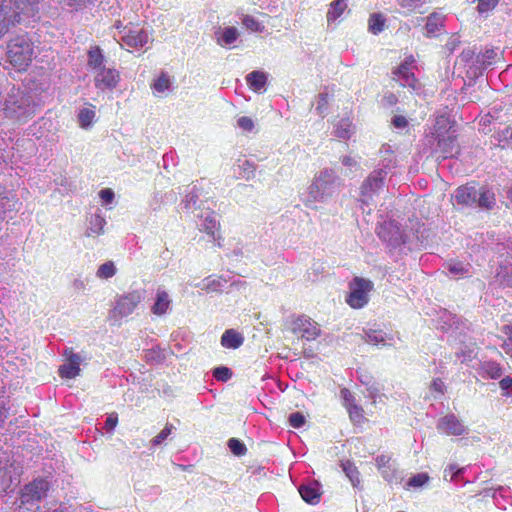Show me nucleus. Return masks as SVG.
Here are the masks:
<instances>
[{"instance_id": "nucleus-1", "label": "nucleus", "mask_w": 512, "mask_h": 512, "mask_svg": "<svg viewBox=\"0 0 512 512\" xmlns=\"http://www.w3.org/2000/svg\"><path fill=\"white\" fill-rule=\"evenodd\" d=\"M50 482L45 477H37L23 485L18 492L16 512L40 511V503L50 491Z\"/></svg>"}, {"instance_id": "nucleus-2", "label": "nucleus", "mask_w": 512, "mask_h": 512, "mask_svg": "<svg viewBox=\"0 0 512 512\" xmlns=\"http://www.w3.org/2000/svg\"><path fill=\"white\" fill-rule=\"evenodd\" d=\"M7 60L18 71H26L36 53L35 45L28 33L15 35L7 42Z\"/></svg>"}, {"instance_id": "nucleus-3", "label": "nucleus", "mask_w": 512, "mask_h": 512, "mask_svg": "<svg viewBox=\"0 0 512 512\" xmlns=\"http://www.w3.org/2000/svg\"><path fill=\"white\" fill-rule=\"evenodd\" d=\"M350 292L346 297L347 304L353 309L364 307L369 301V292L373 289V283L361 277H355L349 284Z\"/></svg>"}, {"instance_id": "nucleus-4", "label": "nucleus", "mask_w": 512, "mask_h": 512, "mask_svg": "<svg viewBox=\"0 0 512 512\" xmlns=\"http://www.w3.org/2000/svg\"><path fill=\"white\" fill-rule=\"evenodd\" d=\"M141 299V294L138 291H132L121 296L112 310L113 317L122 318L132 314L141 302Z\"/></svg>"}, {"instance_id": "nucleus-5", "label": "nucleus", "mask_w": 512, "mask_h": 512, "mask_svg": "<svg viewBox=\"0 0 512 512\" xmlns=\"http://www.w3.org/2000/svg\"><path fill=\"white\" fill-rule=\"evenodd\" d=\"M341 397L343 399V405L346 408L350 420L355 425H363L367 422L365 412L362 406L358 405L351 391L347 388L341 390Z\"/></svg>"}, {"instance_id": "nucleus-6", "label": "nucleus", "mask_w": 512, "mask_h": 512, "mask_svg": "<svg viewBox=\"0 0 512 512\" xmlns=\"http://www.w3.org/2000/svg\"><path fill=\"white\" fill-rule=\"evenodd\" d=\"M67 363L59 367V376L63 379H74L80 374L81 357L79 354L74 353L73 349H66L64 352Z\"/></svg>"}, {"instance_id": "nucleus-7", "label": "nucleus", "mask_w": 512, "mask_h": 512, "mask_svg": "<svg viewBox=\"0 0 512 512\" xmlns=\"http://www.w3.org/2000/svg\"><path fill=\"white\" fill-rule=\"evenodd\" d=\"M120 80V74L113 68H101L94 77L95 87L98 89H114Z\"/></svg>"}, {"instance_id": "nucleus-8", "label": "nucleus", "mask_w": 512, "mask_h": 512, "mask_svg": "<svg viewBox=\"0 0 512 512\" xmlns=\"http://www.w3.org/2000/svg\"><path fill=\"white\" fill-rule=\"evenodd\" d=\"M13 8H8L11 15L19 16V23L24 18L35 16L38 12V0H12Z\"/></svg>"}, {"instance_id": "nucleus-9", "label": "nucleus", "mask_w": 512, "mask_h": 512, "mask_svg": "<svg viewBox=\"0 0 512 512\" xmlns=\"http://www.w3.org/2000/svg\"><path fill=\"white\" fill-rule=\"evenodd\" d=\"M478 190L474 183H467L455 190V200L460 206H472L476 203Z\"/></svg>"}, {"instance_id": "nucleus-10", "label": "nucleus", "mask_w": 512, "mask_h": 512, "mask_svg": "<svg viewBox=\"0 0 512 512\" xmlns=\"http://www.w3.org/2000/svg\"><path fill=\"white\" fill-rule=\"evenodd\" d=\"M292 330L299 337L306 339L307 341L316 340L318 335L316 326L309 319L304 317L297 318L293 322Z\"/></svg>"}, {"instance_id": "nucleus-11", "label": "nucleus", "mask_w": 512, "mask_h": 512, "mask_svg": "<svg viewBox=\"0 0 512 512\" xmlns=\"http://www.w3.org/2000/svg\"><path fill=\"white\" fill-rule=\"evenodd\" d=\"M410 64L411 63L407 61L401 63L400 66L393 72V74L398 77L401 86L409 87L412 90H417L419 85L418 79L411 71Z\"/></svg>"}, {"instance_id": "nucleus-12", "label": "nucleus", "mask_w": 512, "mask_h": 512, "mask_svg": "<svg viewBox=\"0 0 512 512\" xmlns=\"http://www.w3.org/2000/svg\"><path fill=\"white\" fill-rule=\"evenodd\" d=\"M438 429L447 435L460 436L465 432V426L455 415H447L441 419Z\"/></svg>"}, {"instance_id": "nucleus-13", "label": "nucleus", "mask_w": 512, "mask_h": 512, "mask_svg": "<svg viewBox=\"0 0 512 512\" xmlns=\"http://www.w3.org/2000/svg\"><path fill=\"white\" fill-rule=\"evenodd\" d=\"M437 146L442 158L444 159L454 157L460 152V147L457 143V137L453 134H448L447 137L439 139Z\"/></svg>"}, {"instance_id": "nucleus-14", "label": "nucleus", "mask_w": 512, "mask_h": 512, "mask_svg": "<svg viewBox=\"0 0 512 512\" xmlns=\"http://www.w3.org/2000/svg\"><path fill=\"white\" fill-rule=\"evenodd\" d=\"M17 24L19 16L11 15L8 7L0 5V40Z\"/></svg>"}, {"instance_id": "nucleus-15", "label": "nucleus", "mask_w": 512, "mask_h": 512, "mask_svg": "<svg viewBox=\"0 0 512 512\" xmlns=\"http://www.w3.org/2000/svg\"><path fill=\"white\" fill-rule=\"evenodd\" d=\"M122 41L129 47H142L148 42V34L144 29L129 30L123 37Z\"/></svg>"}, {"instance_id": "nucleus-16", "label": "nucleus", "mask_w": 512, "mask_h": 512, "mask_svg": "<svg viewBox=\"0 0 512 512\" xmlns=\"http://www.w3.org/2000/svg\"><path fill=\"white\" fill-rule=\"evenodd\" d=\"M301 498L308 504L315 505L320 501L318 483L315 481L309 484H302L299 487Z\"/></svg>"}, {"instance_id": "nucleus-17", "label": "nucleus", "mask_w": 512, "mask_h": 512, "mask_svg": "<svg viewBox=\"0 0 512 512\" xmlns=\"http://www.w3.org/2000/svg\"><path fill=\"white\" fill-rule=\"evenodd\" d=\"M243 342V335L235 329H227L221 336V345L227 349H237Z\"/></svg>"}, {"instance_id": "nucleus-18", "label": "nucleus", "mask_w": 512, "mask_h": 512, "mask_svg": "<svg viewBox=\"0 0 512 512\" xmlns=\"http://www.w3.org/2000/svg\"><path fill=\"white\" fill-rule=\"evenodd\" d=\"M105 56L102 49L98 45H92L87 51V66L93 70L103 68Z\"/></svg>"}, {"instance_id": "nucleus-19", "label": "nucleus", "mask_w": 512, "mask_h": 512, "mask_svg": "<svg viewBox=\"0 0 512 512\" xmlns=\"http://www.w3.org/2000/svg\"><path fill=\"white\" fill-rule=\"evenodd\" d=\"M347 0H334L327 11V22H335L337 21L347 10Z\"/></svg>"}, {"instance_id": "nucleus-20", "label": "nucleus", "mask_w": 512, "mask_h": 512, "mask_svg": "<svg viewBox=\"0 0 512 512\" xmlns=\"http://www.w3.org/2000/svg\"><path fill=\"white\" fill-rule=\"evenodd\" d=\"M476 203L480 208L492 210L496 205L495 193L486 188L478 190Z\"/></svg>"}, {"instance_id": "nucleus-21", "label": "nucleus", "mask_w": 512, "mask_h": 512, "mask_svg": "<svg viewBox=\"0 0 512 512\" xmlns=\"http://www.w3.org/2000/svg\"><path fill=\"white\" fill-rule=\"evenodd\" d=\"M246 82L250 89L255 92H259L265 87L267 83V76L264 72L252 71L246 76Z\"/></svg>"}, {"instance_id": "nucleus-22", "label": "nucleus", "mask_w": 512, "mask_h": 512, "mask_svg": "<svg viewBox=\"0 0 512 512\" xmlns=\"http://www.w3.org/2000/svg\"><path fill=\"white\" fill-rule=\"evenodd\" d=\"M169 295L166 291H158L155 303L153 304L151 311L153 314L161 316L167 312L170 307Z\"/></svg>"}, {"instance_id": "nucleus-23", "label": "nucleus", "mask_w": 512, "mask_h": 512, "mask_svg": "<svg viewBox=\"0 0 512 512\" xmlns=\"http://www.w3.org/2000/svg\"><path fill=\"white\" fill-rule=\"evenodd\" d=\"M482 376L490 379H498L503 374V368L496 361H485L481 365Z\"/></svg>"}, {"instance_id": "nucleus-24", "label": "nucleus", "mask_w": 512, "mask_h": 512, "mask_svg": "<svg viewBox=\"0 0 512 512\" xmlns=\"http://www.w3.org/2000/svg\"><path fill=\"white\" fill-rule=\"evenodd\" d=\"M386 27V18L382 13H372L368 19V30L373 35H378Z\"/></svg>"}, {"instance_id": "nucleus-25", "label": "nucleus", "mask_w": 512, "mask_h": 512, "mask_svg": "<svg viewBox=\"0 0 512 512\" xmlns=\"http://www.w3.org/2000/svg\"><path fill=\"white\" fill-rule=\"evenodd\" d=\"M92 108H83L78 113V122L81 128L87 129L91 126L95 119L94 106Z\"/></svg>"}, {"instance_id": "nucleus-26", "label": "nucleus", "mask_w": 512, "mask_h": 512, "mask_svg": "<svg viewBox=\"0 0 512 512\" xmlns=\"http://www.w3.org/2000/svg\"><path fill=\"white\" fill-rule=\"evenodd\" d=\"M342 468L352 485L357 487L360 484V473L357 467L351 461H346L342 463Z\"/></svg>"}, {"instance_id": "nucleus-27", "label": "nucleus", "mask_w": 512, "mask_h": 512, "mask_svg": "<svg viewBox=\"0 0 512 512\" xmlns=\"http://www.w3.org/2000/svg\"><path fill=\"white\" fill-rule=\"evenodd\" d=\"M238 38V31L235 27H227L222 32L221 37H218L217 42L219 45H230Z\"/></svg>"}, {"instance_id": "nucleus-28", "label": "nucleus", "mask_w": 512, "mask_h": 512, "mask_svg": "<svg viewBox=\"0 0 512 512\" xmlns=\"http://www.w3.org/2000/svg\"><path fill=\"white\" fill-rule=\"evenodd\" d=\"M171 86L170 79L166 73H161L159 77L151 84V89L157 93H163Z\"/></svg>"}, {"instance_id": "nucleus-29", "label": "nucleus", "mask_w": 512, "mask_h": 512, "mask_svg": "<svg viewBox=\"0 0 512 512\" xmlns=\"http://www.w3.org/2000/svg\"><path fill=\"white\" fill-rule=\"evenodd\" d=\"M468 266L469 265H464L460 261H450L449 263H447L446 268L451 274L458 276L460 278L465 277L469 273Z\"/></svg>"}, {"instance_id": "nucleus-30", "label": "nucleus", "mask_w": 512, "mask_h": 512, "mask_svg": "<svg viewBox=\"0 0 512 512\" xmlns=\"http://www.w3.org/2000/svg\"><path fill=\"white\" fill-rule=\"evenodd\" d=\"M335 134L342 139L350 138L352 134V124L348 119H342L337 125Z\"/></svg>"}, {"instance_id": "nucleus-31", "label": "nucleus", "mask_w": 512, "mask_h": 512, "mask_svg": "<svg viewBox=\"0 0 512 512\" xmlns=\"http://www.w3.org/2000/svg\"><path fill=\"white\" fill-rule=\"evenodd\" d=\"M227 445L235 456H244L247 453V447L237 438H230Z\"/></svg>"}, {"instance_id": "nucleus-32", "label": "nucleus", "mask_w": 512, "mask_h": 512, "mask_svg": "<svg viewBox=\"0 0 512 512\" xmlns=\"http://www.w3.org/2000/svg\"><path fill=\"white\" fill-rule=\"evenodd\" d=\"M116 268L114 266V263L112 261H108L102 265L99 266L97 270V277L102 279H108L115 275Z\"/></svg>"}, {"instance_id": "nucleus-33", "label": "nucleus", "mask_w": 512, "mask_h": 512, "mask_svg": "<svg viewBox=\"0 0 512 512\" xmlns=\"http://www.w3.org/2000/svg\"><path fill=\"white\" fill-rule=\"evenodd\" d=\"M13 485V479L6 468H0V492H7Z\"/></svg>"}, {"instance_id": "nucleus-34", "label": "nucleus", "mask_w": 512, "mask_h": 512, "mask_svg": "<svg viewBox=\"0 0 512 512\" xmlns=\"http://www.w3.org/2000/svg\"><path fill=\"white\" fill-rule=\"evenodd\" d=\"M498 58V53L495 49H487L479 56V62L483 66H490L496 62Z\"/></svg>"}, {"instance_id": "nucleus-35", "label": "nucleus", "mask_w": 512, "mask_h": 512, "mask_svg": "<svg viewBox=\"0 0 512 512\" xmlns=\"http://www.w3.org/2000/svg\"><path fill=\"white\" fill-rule=\"evenodd\" d=\"M242 23L244 27L252 32H262L264 29V26L261 25L253 16L251 15H245Z\"/></svg>"}, {"instance_id": "nucleus-36", "label": "nucleus", "mask_w": 512, "mask_h": 512, "mask_svg": "<svg viewBox=\"0 0 512 512\" xmlns=\"http://www.w3.org/2000/svg\"><path fill=\"white\" fill-rule=\"evenodd\" d=\"M232 370L225 366L216 367L213 370V377L222 382H226L232 377Z\"/></svg>"}, {"instance_id": "nucleus-37", "label": "nucleus", "mask_w": 512, "mask_h": 512, "mask_svg": "<svg viewBox=\"0 0 512 512\" xmlns=\"http://www.w3.org/2000/svg\"><path fill=\"white\" fill-rule=\"evenodd\" d=\"M288 423L292 428H301L306 423V416L299 411L291 413L288 417Z\"/></svg>"}, {"instance_id": "nucleus-38", "label": "nucleus", "mask_w": 512, "mask_h": 512, "mask_svg": "<svg viewBox=\"0 0 512 512\" xmlns=\"http://www.w3.org/2000/svg\"><path fill=\"white\" fill-rule=\"evenodd\" d=\"M241 170L240 174L243 178L249 180L254 177L256 167L253 163L248 160H244L242 164L239 165Z\"/></svg>"}, {"instance_id": "nucleus-39", "label": "nucleus", "mask_w": 512, "mask_h": 512, "mask_svg": "<svg viewBox=\"0 0 512 512\" xmlns=\"http://www.w3.org/2000/svg\"><path fill=\"white\" fill-rule=\"evenodd\" d=\"M499 3V0H478L477 10L479 13H487L493 10Z\"/></svg>"}, {"instance_id": "nucleus-40", "label": "nucleus", "mask_w": 512, "mask_h": 512, "mask_svg": "<svg viewBox=\"0 0 512 512\" xmlns=\"http://www.w3.org/2000/svg\"><path fill=\"white\" fill-rule=\"evenodd\" d=\"M429 480V476L426 473H420L409 479L408 485L412 487H421L426 484Z\"/></svg>"}, {"instance_id": "nucleus-41", "label": "nucleus", "mask_w": 512, "mask_h": 512, "mask_svg": "<svg viewBox=\"0 0 512 512\" xmlns=\"http://www.w3.org/2000/svg\"><path fill=\"white\" fill-rule=\"evenodd\" d=\"M173 426L171 424H167L164 429L158 433L153 439L152 443L154 445L161 444L172 432Z\"/></svg>"}, {"instance_id": "nucleus-42", "label": "nucleus", "mask_w": 512, "mask_h": 512, "mask_svg": "<svg viewBox=\"0 0 512 512\" xmlns=\"http://www.w3.org/2000/svg\"><path fill=\"white\" fill-rule=\"evenodd\" d=\"M238 126L243 131H252L254 129V121L248 116H242L237 120Z\"/></svg>"}, {"instance_id": "nucleus-43", "label": "nucleus", "mask_w": 512, "mask_h": 512, "mask_svg": "<svg viewBox=\"0 0 512 512\" xmlns=\"http://www.w3.org/2000/svg\"><path fill=\"white\" fill-rule=\"evenodd\" d=\"M91 224L96 227V229L93 230V233L100 235L104 231V225L106 224V221L101 216L95 215L91 220Z\"/></svg>"}, {"instance_id": "nucleus-44", "label": "nucleus", "mask_w": 512, "mask_h": 512, "mask_svg": "<svg viewBox=\"0 0 512 512\" xmlns=\"http://www.w3.org/2000/svg\"><path fill=\"white\" fill-rule=\"evenodd\" d=\"M99 196L104 203L109 204L114 199V192L110 188H104L99 192Z\"/></svg>"}, {"instance_id": "nucleus-45", "label": "nucleus", "mask_w": 512, "mask_h": 512, "mask_svg": "<svg viewBox=\"0 0 512 512\" xmlns=\"http://www.w3.org/2000/svg\"><path fill=\"white\" fill-rule=\"evenodd\" d=\"M369 344L377 345L378 343L384 342V337L378 334L376 331L367 334V340Z\"/></svg>"}, {"instance_id": "nucleus-46", "label": "nucleus", "mask_w": 512, "mask_h": 512, "mask_svg": "<svg viewBox=\"0 0 512 512\" xmlns=\"http://www.w3.org/2000/svg\"><path fill=\"white\" fill-rule=\"evenodd\" d=\"M206 221L209 223V224H205L204 226V231L208 234V235H211V236H215V232L216 230H218V227H219V224L216 223V221L214 220H209L208 218L206 219Z\"/></svg>"}, {"instance_id": "nucleus-47", "label": "nucleus", "mask_w": 512, "mask_h": 512, "mask_svg": "<svg viewBox=\"0 0 512 512\" xmlns=\"http://www.w3.org/2000/svg\"><path fill=\"white\" fill-rule=\"evenodd\" d=\"M444 383L440 378H436L431 383V389L440 394H444Z\"/></svg>"}, {"instance_id": "nucleus-48", "label": "nucleus", "mask_w": 512, "mask_h": 512, "mask_svg": "<svg viewBox=\"0 0 512 512\" xmlns=\"http://www.w3.org/2000/svg\"><path fill=\"white\" fill-rule=\"evenodd\" d=\"M392 123L396 128H405L408 125L407 119L401 115L395 116Z\"/></svg>"}, {"instance_id": "nucleus-49", "label": "nucleus", "mask_w": 512, "mask_h": 512, "mask_svg": "<svg viewBox=\"0 0 512 512\" xmlns=\"http://www.w3.org/2000/svg\"><path fill=\"white\" fill-rule=\"evenodd\" d=\"M117 423H118L117 416L110 415L109 417H107V419L105 421V428L107 430H113L116 427Z\"/></svg>"}, {"instance_id": "nucleus-50", "label": "nucleus", "mask_w": 512, "mask_h": 512, "mask_svg": "<svg viewBox=\"0 0 512 512\" xmlns=\"http://www.w3.org/2000/svg\"><path fill=\"white\" fill-rule=\"evenodd\" d=\"M499 386L503 391L512 388V377L506 376L499 381Z\"/></svg>"}, {"instance_id": "nucleus-51", "label": "nucleus", "mask_w": 512, "mask_h": 512, "mask_svg": "<svg viewBox=\"0 0 512 512\" xmlns=\"http://www.w3.org/2000/svg\"><path fill=\"white\" fill-rule=\"evenodd\" d=\"M461 470L457 467V465L455 464H451L449 465L445 471H444V476L446 477L448 473L451 474V479L457 475Z\"/></svg>"}, {"instance_id": "nucleus-52", "label": "nucleus", "mask_w": 512, "mask_h": 512, "mask_svg": "<svg viewBox=\"0 0 512 512\" xmlns=\"http://www.w3.org/2000/svg\"><path fill=\"white\" fill-rule=\"evenodd\" d=\"M385 100L389 105H395L398 102V98L394 93H389L386 95Z\"/></svg>"}, {"instance_id": "nucleus-53", "label": "nucleus", "mask_w": 512, "mask_h": 512, "mask_svg": "<svg viewBox=\"0 0 512 512\" xmlns=\"http://www.w3.org/2000/svg\"><path fill=\"white\" fill-rule=\"evenodd\" d=\"M390 460L389 457L385 456V455H381V456H378L376 458V463L379 467H382V466H385L386 463H388Z\"/></svg>"}, {"instance_id": "nucleus-54", "label": "nucleus", "mask_w": 512, "mask_h": 512, "mask_svg": "<svg viewBox=\"0 0 512 512\" xmlns=\"http://www.w3.org/2000/svg\"><path fill=\"white\" fill-rule=\"evenodd\" d=\"M414 0H402L400 5L403 7V8H408L409 10H412L413 7H414Z\"/></svg>"}, {"instance_id": "nucleus-55", "label": "nucleus", "mask_w": 512, "mask_h": 512, "mask_svg": "<svg viewBox=\"0 0 512 512\" xmlns=\"http://www.w3.org/2000/svg\"><path fill=\"white\" fill-rule=\"evenodd\" d=\"M503 332L507 335L508 340L512 344V325H507L503 327Z\"/></svg>"}, {"instance_id": "nucleus-56", "label": "nucleus", "mask_w": 512, "mask_h": 512, "mask_svg": "<svg viewBox=\"0 0 512 512\" xmlns=\"http://www.w3.org/2000/svg\"><path fill=\"white\" fill-rule=\"evenodd\" d=\"M5 418H6L5 410L2 406H0V425L4 422Z\"/></svg>"}, {"instance_id": "nucleus-57", "label": "nucleus", "mask_w": 512, "mask_h": 512, "mask_svg": "<svg viewBox=\"0 0 512 512\" xmlns=\"http://www.w3.org/2000/svg\"><path fill=\"white\" fill-rule=\"evenodd\" d=\"M430 26H431V25H430V23H427V24H426V28H427V30H428L429 32H433V29H430Z\"/></svg>"}, {"instance_id": "nucleus-58", "label": "nucleus", "mask_w": 512, "mask_h": 512, "mask_svg": "<svg viewBox=\"0 0 512 512\" xmlns=\"http://www.w3.org/2000/svg\"><path fill=\"white\" fill-rule=\"evenodd\" d=\"M367 188V183H365L363 186H362V189L365 190Z\"/></svg>"}, {"instance_id": "nucleus-59", "label": "nucleus", "mask_w": 512, "mask_h": 512, "mask_svg": "<svg viewBox=\"0 0 512 512\" xmlns=\"http://www.w3.org/2000/svg\"><path fill=\"white\" fill-rule=\"evenodd\" d=\"M117 28H120L121 27V23L118 22V24L116 25Z\"/></svg>"}, {"instance_id": "nucleus-60", "label": "nucleus", "mask_w": 512, "mask_h": 512, "mask_svg": "<svg viewBox=\"0 0 512 512\" xmlns=\"http://www.w3.org/2000/svg\"><path fill=\"white\" fill-rule=\"evenodd\" d=\"M503 396L509 397V394L508 393H503Z\"/></svg>"}]
</instances>
